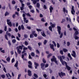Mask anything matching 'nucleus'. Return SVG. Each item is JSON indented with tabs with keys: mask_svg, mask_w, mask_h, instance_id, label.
Segmentation results:
<instances>
[{
	"mask_svg": "<svg viewBox=\"0 0 79 79\" xmlns=\"http://www.w3.org/2000/svg\"><path fill=\"white\" fill-rule=\"evenodd\" d=\"M58 57L59 58V59L62 64H63V65H64L65 63H66V62H65L64 61H63V60H65L66 59V57L64 56H59ZM62 58L63 59H62Z\"/></svg>",
	"mask_w": 79,
	"mask_h": 79,
	"instance_id": "obj_1",
	"label": "nucleus"
},
{
	"mask_svg": "<svg viewBox=\"0 0 79 79\" xmlns=\"http://www.w3.org/2000/svg\"><path fill=\"white\" fill-rule=\"evenodd\" d=\"M18 61H16V63L15 64V65H14V66L15 67H16V68H17L18 67Z\"/></svg>",
	"mask_w": 79,
	"mask_h": 79,
	"instance_id": "obj_18",
	"label": "nucleus"
},
{
	"mask_svg": "<svg viewBox=\"0 0 79 79\" xmlns=\"http://www.w3.org/2000/svg\"><path fill=\"white\" fill-rule=\"evenodd\" d=\"M12 3L13 5H15V3H16V2H15V0H13L12 1Z\"/></svg>",
	"mask_w": 79,
	"mask_h": 79,
	"instance_id": "obj_43",
	"label": "nucleus"
},
{
	"mask_svg": "<svg viewBox=\"0 0 79 79\" xmlns=\"http://www.w3.org/2000/svg\"><path fill=\"white\" fill-rule=\"evenodd\" d=\"M50 24L51 25V26L52 28L55 27V26H56V24L55 23L53 24L52 22H50Z\"/></svg>",
	"mask_w": 79,
	"mask_h": 79,
	"instance_id": "obj_12",
	"label": "nucleus"
},
{
	"mask_svg": "<svg viewBox=\"0 0 79 79\" xmlns=\"http://www.w3.org/2000/svg\"><path fill=\"white\" fill-rule=\"evenodd\" d=\"M38 44L39 45V46L40 47V46L41 45H42V43L40 42H39L38 43Z\"/></svg>",
	"mask_w": 79,
	"mask_h": 79,
	"instance_id": "obj_59",
	"label": "nucleus"
},
{
	"mask_svg": "<svg viewBox=\"0 0 79 79\" xmlns=\"http://www.w3.org/2000/svg\"><path fill=\"white\" fill-rule=\"evenodd\" d=\"M24 44L25 45H28V42H27V41H25Z\"/></svg>",
	"mask_w": 79,
	"mask_h": 79,
	"instance_id": "obj_44",
	"label": "nucleus"
},
{
	"mask_svg": "<svg viewBox=\"0 0 79 79\" xmlns=\"http://www.w3.org/2000/svg\"><path fill=\"white\" fill-rule=\"evenodd\" d=\"M6 34H7V35L9 36V37H11V34L9 33L8 31L6 32Z\"/></svg>",
	"mask_w": 79,
	"mask_h": 79,
	"instance_id": "obj_23",
	"label": "nucleus"
},
{
	"mask_svg": "<svg viewBox=\"0 0 79 79\" xmlns=\"http://www.w3.org/2000/svg\"><path fill=\"white\" fill-rule=\"evenodd\" d=\"M63 51H64V52H68V50L66 49H63Z\"/></svg>",
	"mask_w": 79,
	"mask_h": 79,
	"instance_id": "obj_34",
	"label": "nucleus"
},
{
	"mask_svg": "<svg viewBox=\"0 0 79 79\" xmlns=\"http://www.w3.org/2000/svg\"><path fill=\"white\" fill-rule=\"evenodd\" d=\"M71 13L72 15H74L75 14V10H74V6H73L72 7Z\"/></svg>",
	"mask_w": 79,
	"mask_h": 79,
	"instance_id": "obj_6",
	"label": "nucleus"
},
{
	"mask_svg": "<svg viewBox=\"0 0 79 79\" xmlns=\"http://www.w3.org/2000/svg\"><path fill=\"white\" fill-rule=\"evenodd\" d=\"M52 43L54 44L55 47H56V43H55V41H53Z\"/></svg>",
	"mask_w": 79,
	"mask_h": 79,
	"instance_id": "obj_41",
	"label": "nucleus"
},
{
	"mask_svg": "<svg viewBox=\"0 0 79 79\" xmlns=\"http://www.w3.org/2000/svg\"><path fill=\"white\" fill-rule=\"evenodd\" d=\"M34 76L35 77H33V78H32V79H37L36 78H38V75L35 73H34Z\"/></svg>",
	"mask_w": 79,
	"mask_h": 79,
	"instance_id": "obj_13",
	"label": "nucleus"
},
{
	"mask_svg": "<svg viewBox=\"0 0 79 79\" xmlns=\"http://www.w3.org/2000/svg\"><path fill=\"white\" fill-rule=\"evenodd\" d=\"M47 43V40H45L43 42L44 45H46Z\"/></svg>",
	"mask_w": 79,
	"mask_h": 79,
	"instance_id": "obj_25",
	"label": "nucleus"
},
{
	"mask_svg": "<svg viewBox=\"0 0 79 79\" xmlns=\"http://www.w3.org/2000/svg\"><path fill=\"white\" fill-rule=\"evenodd\" d=\"M66 20L67 21H69L70 23H72L71 19V18H70V17L69 18L68 17L66 18Z\"/></svg>",
	"mask_w": 79,
	"mask_h": 79,
	"instance_id": "obj_15",
	"label": "nucleus"
},
{
	"mask_svg": "<svg viewBox=\"0 0 79 79\" xmlns=\"http://www.w3.org/2000/svg\"><path fill=\"white\" fill-rule=\"evenodd\" d=\"M72 53L73 54H72L71 55L74 57V58H76V52L74 51H72Z\"/></svg>",
	"mask_w": 79,
	"mask_h": 79,
	"instance_id": "obj_9",
	"label": "nucleus"
},
{
	"mask_svg": "<svg viewBox=\"0 0 79 79\" xmlns=\"http://www.w3.org/2000/svg\"><path fill=\"white\" fill-rule=\"evenodd\" d=\"M31 73V72L30 70H28V75L29 76H32V73Z\"/></svg>",
	"mask_w": 79,
	"mask_h": 79,
	"instance_id": "obj_10",
	"label": "nucleus"
},
{
	"mask_svg": "<svg viewBox=\"0 0 79 79\" xmlns=\"http://www.w3.org/2000/svg\"><path fill=\"white\" fill-rule=\"evenodd\" d=\"M6 60L7 61H8V62L10 61V58L8 57L6 59Z\"/></svg>",
	"mask_w": 79,
	"mask_h": 79,
	"instance_id": "obj_24",
	"label": "nucleus"
},
{
	"mask_svg": "<svg viewBox=\"0 0 79 79\" xmlns=\"http://www.w3.org/2000/svg\"><path fill=\"white\" fill-rule=\"evenodd\" d=\"M15 59L14 58H13L12 59V60H11V62L12 63H14V62H15Z\"/></svg>",
	"mask_w": 79,
	"mask_h": 79,
	"instance_id": "obj_54",
	"label": "nucleus"
},
{
	"mask_svg": "<svg viewBox=\"0 0 79 79\" xmlns=\"http://www.w3.org/2000/svg\"><path fill=\"white\" fill-rule=\"evenodd\" d=\"M66 76V74L65 73L62 72V77H63V76Z\"/></svg>",
	"mask_w": 79,
	"mask_h": 79,
	"instance_id": "obj_64",
	"label": "nucleus"
},
{
	"mask_svg": "<svg viewBox=\"0 0 79 79\" xmlns=\"http://www.w3.org/2000/svg\"><path fill=\"white\" fill-rule=\"evenodd\" d=\"M21 27L20 26H19L18 27V29H19V31H20L21 29Z\"/></svg>",
	"mask_w": 79,
	"mask_h": 79,
	"instance_id": "obj_53",
	"label": "nucleus"
},
{
	"mask_svg": "<svg viewBox=\"0 0 79 79\" xmlns=\"http://www.w3.org/2000/svg\"><path fill=\"white\" fill-rule=\"evenodd\" d=\"M8 6L9 9L11 10V5L10 3H8Z\"/></svg>",
	"mask_w": 79,
	"mask_h": 79,
	"instance_id": "obj_37",
	"label": "nucleus"
},
{
	"mask_svg": "<svg viewBox=\"0 0 79 79\" xmlns=\"http://www.w3.org/2000/svg\"><path fill=\"white\" fill-rule=\"evenodd\" d=\"M65 66L67 69L68 71H70L71 70V67L67 65V63L65 62Z\"/></svg>",
	"mask_w": 79,
	"mask_h": 79,
	"instance_id": "obj_5",
	"label": "nucleus"
},
{
	"mask_svg": "<svg viewBox=\"0 0 79 79\" xmlns=\"http://www.w3.org/2000/svg\"><path fill=\"white\" fill-rule=\"evenodd\" d=\"M41 21H42V22H45V19H44V18H43L41 19Z\"/></svg>",
	"mask_w": 79,
	"mask_h": 79,
	"instance_id": "obj_56",
	"label": "nucleus"
},
{
	"mask_svg": "<svg viewBox=\"0 0 79 79\" xmlns=\"http://www.w3.org/2000/svg\"><path fill=\"white\" fill-rule=\"evenodd\" d=\"M1 77H2L3 79H5V75H2L1 76Z\"/></svg>",
	"mask_w": 79,
	"mask_h": 79,
	"instance_id": "obj_38",
	"label": "nucleus"
},
{
	"mask_svg": "<svg viewBox=\"0 0 79 79\" xmlns=\"http://www.w3.org/2000/svg\"><path fill=\"white\" fill-rule=\"evenodd\" d=\"M75 34L76 35H78L79 34V32L77 31H76L75 32Z\"/></svg>",
	"mask_w": 79,
	"mask_h": 79,
	"instance_id": "obj_55",
	"label": "nucleus"
},
{
	"mask_svg": "<svg viewBox=\"0 0 79 79\" xmlns=\"http://www.w3.org/2000/svg\"><path fill=\"white\" fill-rule=\"evenodd\" d=\"M21 27L22 30H24V27L23 25H21Z\"/></svg>",
	"mask_w": 79,
	"mask_h": 79,
	"instance_id": "obj_26",
	"label": "nucleus"
},
{
	"mask_svg": "<svg viewBox=\"0 0 79 79\" xmlns=\"http://www.w3.org/2000/svg\"><path fill=\"white\" fill-rule=\"evenodd\" d=\"M7 24L9 25L10 27H11L12 26V24H11V22H9L7 23Z\"/></svg>",
	"mask_w": 79,
	"mask_h": 79,
	"instance_id": "obj_20",
	"label": "nucleus"
},
{
	"mask_svg": "<svg viewBox=\"0 0 79 79\" xmlns=\"http://www.w3.org/2000/svg\"><path fill=\"white\" fill-rule=\"evenodd\" d=\"M21 74H19L18 76V79H19V77H21Z\"/></svg>",
	"mask_w": 79,
	"mask_h": 79,
	"instance_id": "obj_63",
	"label": "nucleus"
},
{
	"mask_svg": "<svg viewBox=\"0 0 79 79\" xmlns=\"http://www.w3.org/2000/svg\"><path fill=\"white\" fill-rule=\"evenodd\" d=\"M41 68L43 70H44V67L45 66V64L44 63H42L40 64Z\"/></svg>",
	"mask_w": 79,
	"mask_h": 79,
	"instance_id": "obj_7",
	"label": "nucleus"
},
{
	"mask_svg": "<svg viewBox=\"0 0 79 79\" xmlns=\"http://www.w3.org/2000/svg\"><path fill=\"white\" fill-rule=\"evenodd\" d=\"M5 38L7 40H8V36H7V35H5Z\"/></svg>",
	"mask_w": 79,
	"mask_h": 79,
	"instance_id": "obj_31",
	"label": "nucleus"
},
{
	"mask_svg": "<svg viewBox=\"0 0 79 79\" xmlns=\"http://www.w3.org/2000/svg\"><path fill=\"white\" fill-rule=\"evenodd\" d=\"M8 15H9V13L7 12H6L5 14V16H8Z\"/></svg>",
	"mask_w": 79,
	"mask_h": 79,
	"instance_id": "obj_30",
	"label": "nucleus"
},
{
	"mask_svg": "<svg viewBox=\"0 0 79 79\" xmlns=\"http://www.w3.org/2000/svg\"><path fill=\"white\" fill-rule=\"evenodd\" d=\"M33 4H35L37 3V2H39V0H33Z\"/></svg>",
	"mask_w": 79,
	"mask_h": 79,
	"instance_id": "obj_17",
	"label": "nucleus"
},
{
	"mask_svg": "<svg viewBox=\"0 0 79 79\" xmlns=\"http://www.w3.org/2000/svg\"><path fill=\"white\" fill-rule=\"evenodd\" d=\"M57 31H58L59 34L60 35V34H61V27L60 26H58L57 27Z\"/></svg>",
	"mask_w": 79,
	"mask_h": 79,
	"instance_id": "obj_3",
	"label": "nucleus"
},
{
	"mask_svg": "<svg viewBox=\"0 0 79 79\" xmlns=\"http://www.w3.org/2000/svg\"><path fill=\"white\" fill-rule=\"evenodd\" d=\"M41 34L43 36V37H45L47 36L46 35H45V33L44 32V31H41Z\"/></svg>",
	"mask_w": 79,
	"mask_h": 79,
	"instance_id": "obj_11",
	"label": "nucleus"
},
{
	"mask_svg": "<svg viewBox=\"0 0 79 79\" xmlns=\"http://www.w3.org/2000/svg\"><path fill=\"white\" fill-rule=\"evenodd\" d=\"M15 56L16 57H18V53L16 52H15Z\"/></svg>",
	"mask_w": 79,
	"mask_h": 79,
	"instance_id": "obj_57",
	"label": "nucleus"
},
{
	"mask_svg": "<svg viewBox=\"0 0 79 79\" xmlns=\"http://www.w3.org/2000/svg\"><path fill=\"white\" fill-rule=\"evenodd\" d=\"M34 64L35 65V69H37V68L38 66H39V65L38 63H37L36 62H34Z\"/></svg>",
	"mask_w": 79,
	"mask_h": 79,
	"instance_id": "obj_14",
	"label": "nucleus"
},
{
	"mask_svg": "<svg viewBox=\"0 0 79 79\" xmlns=\"http://www.w3.org/2000/svg\"><path fill=\"white\" fill-rule=\"evenodd\" d=\"M74 39H75V40H78V39H79V37L77 36H75L74 37Z\"/></svg>",
	"mask_w": 79,
	"mask_h": 79,
	"instance_id": "obj_28",
	"label": "nucleus"
},
{
	"mask_svg": "<svg viewBox=\"0 0 79 79\" xmlns=\"http://www.w3.org/2000/svg\"><path fill=\"white\" fill-rule=\"evenodd\" d=\"M35 52L37 54H40V52H39L38 50H36Z\"/></svg>",
	"mask_w": 79,
	"mask_h": 79,
	"instance_id": "obj_33",
	"label": "nucleus"
},
{
	"mask_svg": "<svg viewBox=\"0 0 79 79\" xmlns=\"http://www.w3.org/2000/svg\"><path fill=\"white\" fill-rule=\"evenodd\" d=\"M33 34H31L30 35V38H34V36Z\"/></svg>",
	"mask_w": 79,
	"mask_h": 79,
	"instance_id": "obj_35",
	"label": "nucleus"
},
{
	"mask_svg": "<svg viewBox=\"0 0 79 79\" xmlns=\"http://www.w3.org/2000/svg\"><path fill=\"white\" fill-rule=\"evenodd\" d=\"M59 76L61 78H62V72H61L60 73H58Z\"/></svg>",
	"mask_w": 79,
	"mask_h": 79,
	"instance_id": "obj_21",
	"label": "nucleus"
},
{
	"mask_svg": "<svg viewBox=\"0 0 79 79\" xmlns=\"http://www.w3.org/2000/svg\"><path fill=\"white\" fill-rule=\"evenodd\" d=\"M26 15L28 16H29V17H31V15L29 14V13H26Z\"/></svg>",
	"mask_w": 79,
	"mask_h": 79,
	"instance_id": "obj_40",
	"label": "nucleus"
},
{
	"mask_svg": "<svg viewBox=\"0 0 79 79\" xmlns=\"http://www.w3.org/2000/svg\"><path fill=\"white\" fill-rule=\"evenodd\" d=\"M53 58L52 59H51L52 61H55V63L56 64H58V62L56 60V58H55V56H53Z\"/></svg>",
	"mask_w": 79,
	"mask_h": 79,
	"instance_id": "obj_4",
	"label": "nucleus"
},
{
	"mask_svg": "<svg viewBox=\"0 0 79 79\" xmlns=\"http://www.w3.org/2000/svg\"><path fill=\"white\" fill-rule=\"evenodd\" d=\"M63 11H64V13H65V12H66V13H68V10H66V9H65V8H63Z\"/></svg>",
	"mask_w": 79,
	"mask_h": 79,
	"instance_id": "obj_22",
	"label": "nucleus"
},
{
	"mask_svg": "<svg viewBox=\"0 0 79 79\" xmlns=\"http://www.w3.org/2000/svg\"><path fill=\"white\" fill-rule=\"evenodd\" d=\"M52 54H50L48 55V56H47L48 58H50V57L51 56H52Z\"/></svg>",
	"mask_w": 79,
	"mask_h": 79,
	"instance_id": "obj_36",
	"label": "nucleus"
},
{
	"mask_svg": "<svg viewBox=\"0 0 79 79\" xmlns=\"http://www.w3.org/2000/svg\"><path fill=\"white\" fill-rule=\"evenodd\" d=\"M20 10H21V11L23 10H24V7H20Z\"/></svg>",
	"mask_w": 79,
	"mask_h": 79,
	"instance_id": "obj_62",
	"label": "nucleus"
},
{
	"mask_svg": "<svg viewBox=\"0 0 79 79\" xmlns=\"http://www.w3.org/2000/svg\"><path fill=\"white\" fill-rule=\"evenodd\" d=\"M49 46H50V48L52 50H53V51H55V48H54V45L53 44H50Z\"/></svg>",
	"mask_w": 79,
	"mask_h": 79,
	"instance_id": "obj_8",
	"label": "nucleus"
},
{
	"mask_svg": "<svg viewBox=\"0 0 79 79\" xmlns=\"http://www.w3.org/2000/svg\"><path fill=\"white\" fill-rule=\"evenodd\" d=\"M49 30L53 32V31L52 30V27L49 26Z\"/></svg>",
	"mask_w": 79,
	"mask_h": 79,
	"instance_id": "obj_27",
	"label": "nucleus"
},
{
	"mask_svg": "<svg viewBox=\"0 0 79 79\" xmlns=\"http://www.w3.org/2000/svg\"><path fill=\"white\" fill-rule=\"evenodd\" d=\"M43 61L44 63H46V60L45 59H44V58L43 59Z\"/></svg>",
	"mask_w": 79,
	"mask_h": 79,
	"instance_id": "obj_45",
	"label": "nucleus"
},
{
	"mask_svg": "<svg viewBox=\"0 0 79 79\" xmlns=\"http://www.w3.org/2000/svg\"><path fill=\"white\" fill-rule=\"evenodd\" d=\"M60 38H61L63 37V32H62L61 34L60 33Z\"/></svg>",
	"mask_w": 79,
	"mask_h": 79,
	"instance_id": "obj_42",
	"label": "nucleus"
},
{
	"mask_svg": "<svg viewBox=\"0 0 79 79\" xmlns=\"http://www.w3.org/2000/svg\"><path fill=\"white\" fill-rule=\"evenodd\" d=\"M68 56H69V57L70 58V60H72L73 58H72L71 56V54H70V53H68Z\"/></svg>",
	"mask_w": 79,
	"mask_h": 79,
	"instance_id": "obj_19",
	"label": "nucleus"
},
{
	"mask_svg": "<svg viewBox=\"0 0 79 79\" xmlns=\"http://www.w3.org/2000/svg\"><path fill=\"white\" fill-rule=\"evenodd\" d=\"M24 38H25L26 39L27 38V34H25L24 35Z\"/></svg>",
	"mask_w": 79,
	"mask_h": 79,
	"instance_id": "obj_49",
	"label": "nucleus"
},
{
	"mask_svg": "<svg viewBox=\"0 0 79 79\" xmlns=\"http://www.w3.org/2000/svg\"><path fill=\"white\" fill-rule=\"evenodd\" d=\"M67 45L68 46V47H69V45H70V43L69 42H67Z\"/></svg>",
	"mask_w": 79,
	"mask_h": 79,
	"instance_id": "obj_48",
	"label": "nucleus"
},
{
	"mask_svg": "<svg viewBox=\"0 0 79 79\" xmlns=\"http://www.w3.org/2000/svg\"><path fill=\"white\" fill-rule=\"evenodd\" d=\"M30 12H31V13H34L35 11L34 10H30Z\"/></svg>",
	"mask_w": 79,
	"mask_h": 79,
	"instance_id": "obj_61",
	"label": "nucleus"
},
{
	"mask_svg": "<svg viewBox=\"0 0 79 79\" xmlns=\"http://www.w3.org/2000/svg\"><path fill=\"white\" fill-rule=\"evenodd\" d=\"M35 31H32V34H33V35H34V34H35Z\"/></svg>",
	"mask_w": 79,
	"mask_h": 79,
	"instance_id": "obj_60",
	"label": "nucleus"
},
{
	"mask_svg": "<svg viewBox=\"0 0 79 79\" xmlns=\"http://www.w3.org/2000/svg\"><path fill=\"white\" fill-rule=\"evenodd\" d=\"M31 55L32 56H35V53L34 52H32L31 53Z\"/></svg>",
	"mask_w": 79,
	"mask_h": 79,
	"instance_id": "obj_32",
	"label": "nucleus"
},
{
	"mask_svg": "<svg viewBox=\"0 0 79 79\" xmlns=\"http://www.w3.org/2000/svg\"><path fill=\"white\" fill-rule=\"evenodd\" d=\"M28 48L30 50H32V48L31 46H28Z\"/></svg>",
	"mask_w": 79,
	"mask_h": 79,
	"instance_id": "obj_47",
	"label": "nucleus"
},
{
	"mask_svg": "<svg viewBox=\"0 0 79 79\" xmlns=\"http://www.w3.org/2000/svg\"><path fill=\"white\" fill-rule=\"evenodd\" d=\"M36 31H37L38 32H40L41 31H42V30L40 29H36Z\"/></svg>",
	"mask_w": 79,
	"mask_h": 79,
	"instance_id": "obj_46",
	"label": "nucleus"
},
{
	"mask_svg": "<svg viewBox=\"0 0 79 79\" xmlns=\"http://www.w3.org/2000/svg\"><path fill=\"white\" fill-rule=\"evenodd\" d=\"M3 71H4V72H5V73H6V69H5V67L3 68Z\"/></svg>",
	"mask_w": 79,
	"mask_h": 79,
	"instance_id": "obj_52",
	"label": "nucleus"
},
{
	"mask_svg": "<svg viewBox=\"0 0 79 79\" xmlns=\"http://www.w3.org/2000/svg\"><path fill=\"white\" fill-rule=\"evenodd\" d=\"M57 47L58 48H59V47H60V44H59V43H57Z\"/></svg>",
	"mask_w": 79,
	"mask_h": 79,
	"instance_id": "obj_58",
	"label": "nucleus"
},
{
	"mask_svg": "<svg viewBox=\"0 0 79 79\" xmlns=\"http://www.w3.org/2000/svg\"><path fill=\"white\" fill-rule=\"evenodd\" d=\"M28 64H30V65H31V66H32V62H31V61H28Z\"/></svg>",
	"mask_w": 79,
	"mask_h": 79,
	"instance_id": "obj_51",
	"label": "nucleus"
},
{
	"mask_svg": "<svg viewBox=\"0 0 79 79\" xmlns=\"http://www.w3.org/2000/svg\"><path fill=\"white\" fill-rule=\"evenodd\" d=\"M24 47L23 45L22 44L21 46H19L16 47V49H17V52L19 54H20L21 53V51L20 50H23V47Z\"/></svg>",
	"mask_w": 79,
	"mask_h": 79,
	"instance_id": "obj_2",
	"label": "nucleus"
},
{
	"mask_svg": "<svg viewBox=\"0 0 79 79\" xmlns=\"http://www.w3.org/2000/svg\"><path fill=\"white\" fill-rule=\"evenodd\" d=\"M16 40L15 39H14L12 40V42L13 44H15L16 43Z\"/></svg>",
	"mask_w": 79,
	"mask_h": 79,
	"instance_id": "obj_29",
	"label": "nucleus"
},
{
	"mask_svg": "<svg viewBox=\"0 0 79 79\" xmlns=\"http://www.w3.org/2000/svg\"><path fill=\"white\" fill-rule=\"evenodd\" d=\"M36 6L37 8H39L40 7V4L37 3L36 4Z\"/></svg>",
	"mask_w": 79,
	"mask_h": 79,
	"instance_id": "obj_39",
	"label": "nucleus"
},
{
	"mask_svg": "<svg viewBox=\"0 0 79 79\" xmlns=\"http://www.w3.org/2000/svg\"><path fill=\"white\" fill-rule=\"evenodd\" d=\"M49 10H50V13H52V10H53V7H52V6H51L49 8Z\"/></svg>",
	"mask_w": 79,
	"mask_h": 79,
	"instance_id": "obj_16",
	"label": "nucleus"
},
{
	"mask_svg": "<svg viewBox=\"0 0 79 79\" xmlns=\"http://www.w3.org/2000/svg\"><path fill=\"white\" fill-rule=\"evenodd\" d=\"M60 53L61 55H63V50H60Z\"/></svg>",
	"mask_w": 79,
	"mask_h": 79,
	"instance_id": "obj_50",
	"label": "nucleus"
}]
</instances>
